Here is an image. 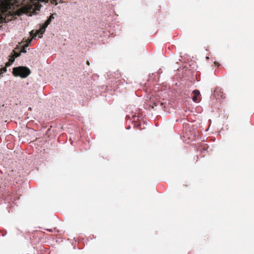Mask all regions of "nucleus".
<instances>
[{
    "instance_id": "obj_1",
    "label": "nucleus",
    "mask_w": 254,
    "mask_h": 254,
    "mask_svg": "<svg viewBox=\"0 0 254 254\" xmlns=\"http://www.w3.org/2000/svg\"><path fill=\"white\" fill-rule=\"evenodd\" d=\"M29 3L26 6H23L16 11H9L7 13L6 11H2V14H0V23L7 22V21L12 20L16 18L17 16H20L23 14L31 16L32 13H34L36 10H39L41 4L40 2L47 3L50 2L52 5H57L59 3H63L62 0H29Z\"/></svg>"
},
{
    "instance_id": "obj_2",
    "label": "nucleus",
    "mask_w": 254,
    "mask_h": 254,
    "mask_svg": "<svg viewBox=\"0 0 254 254\" xmlns=\"http://www.w3.org/2000/svg\"><path fill=\"white\" fill-rule=\"evenodd\" d=\"M54 18L53 14H52L49 18L45 21V22L41 25L40 28L39 30L34 31V30H32L30 32V35L32 36V38H34L36 37L37 35H39V38H41L43 33L45 32L46 28L47 26L50 24L52 21V20Z\"/></svg>"
},
{
    "instance_id": "obj_3",
    "label": "nucleus",
    "mask_w": 254,
    "mask_h": 254,
    "mask_svg": "<svg viewBox=\"0 0 254 254\" xmlns=\"http://www.w3.org/2000/svg\"><path fill=\"white\" fill-rule=\"evenodd\" d=\"M31 73L30 69L26 66H18L13 68L12 74L15 76L22 78L27 77Z\"/></svg>"
},
{
    "instance_id": "obj_4",
    "label": "nucleus",
    "mask_w": 254,
    "mask_h": 254,
    "mask_svg": "<svg viewBox=\"0 0 254 254\" xmlns=\"http://www.w3.org/2000/svg\"><path fill=\"white\" fill-rule=\"evenodd\" d=\"M13 55L10 56L9 59V62L6 64V66L10 65L14 61L15 58H17L20 56V51L18 48H15L13 50Z\"/></svg>"
},
{
    "instance_id": "obj_5",
    "label": "nucleus",
    "mask_w": 254,
    "mask_h": 254,
    "mask_svg": "<svg viewBox=\"0 0 254 254\" xmlns=\"http://www.w3.org/2000/svg\"><path fill=\"white\" fill-rule=\"evenodd\" d=\"M193 96L192 97V100L195 102H197L198 101L197 97L199 95L200 92L197 90H194L193 91Z\"/></svg>"
},
{
    "instance_id": "obj_6",
    "label": "nucleus",
    "mask_w": 254,
    "mask_h": 254,
    "mask_svg": "<svg viewBox=\"0 0 254 254\" xmlns=\"http://www.w3.org/2000/svg\"><path fill=\"white\" fill-rule=\"evenodd\" d=\"M153 105L154 106H157L159 105L162 107V108H165V106H163L164 103L163 102H156V103H154Z\"/></svg>"
},
{
    "instance_id": "obj_7",
    "label": "nucleus",
    "mask_w": 254,
    "mask_h": 254,
    "mask_svg": "<svg viewBox=\"0 0 254 254\" xmlns=\"http://www.w3.org/2000/svg\"><path fill=\"white\" fill-rule=\"evenodd\" d=\"M20 53H25L26 52V50L25 49V48L24 47H22L21 48V50H20Z\"/></svg>"
},
{
    "instance_id": "obj_8",
    "label": "nucleus",
    "mask_w": 254,
    "mask_h": 254,
    "mask_svg": "<svg viewBox=\"0 0 254 254\" xmlns=\"http://www.w3.org/2000/svg\"><path fill=\"white\" fill-rule=\"evenodd\" d=\"M1 70H3L4 72H5L6 71V69L5 68H1Z\"/></svg>"
},
{
    "instance_id": "obj_9",
    "label": "nucleus",
    "mask_w": 254,
    "mask_h": 254,
    "mask_svg": "<svg viewBox=\"0 0 254 254\" xmlns=\"http://www.w3.org/2000/svg\"><path fill=\"white\" fill-rule=\"evenodd\" d=\"M86 64L87 65H89L90 64L89 61H87Z\"/></svg>"
},
{
    "instance_id": "obj_10",
    "label": "nucleus",
    "mask_w": 254,
    "mask_h": 254,
    "mask_svg": "<svg viewBox=\"0 0 254 254\" xmlns=\"http://www.w3.org/2000/svg\"><path fill=\"white\" fill-rule=\"evenodd\" d=\"M214 63H215V64H216V65H218V64H218V63H216V62H215Z\"/></svg>"
},
{
    "instance_id": "obj_11",
    "label": "nucleus",
    "mask_w": 254,
    "mask_h": 254,
    "mask_svg": "<svg viewBox=\"0 0 254 254\" xmlns=\"http://www.w3.org/2000/svg\"><path fill=\"white\" fill-rule=\"evenodd\" d=\"M31 40H31V39H30V40L29 41L28 43H30L31 42Z\"/></svg>"
}]
</instances>
